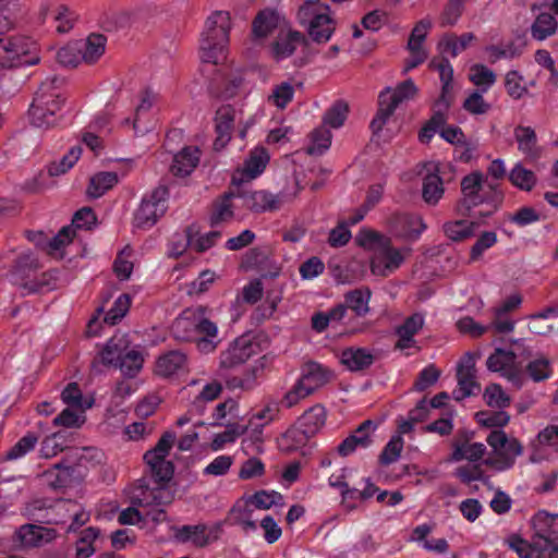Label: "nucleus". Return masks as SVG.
Returning a JSON list of instances; mask_svg holds the SVG:
<instances>
[{"label": "nucleus", "mask_w": 558, "mask_h": 558, "mask_svg": "<svg viewBox=\"0 0 558 558\" xmlns=\"http://www.w3.org/2000/svg\"><path fill=\"white\" fill-rule=\"evenodd\" d=\"M177 435L173 432H165L156 446L144 454V461L149 468L150 474L158 484L156 488L141 489L140 495L133 497V505L138 506H165L171 502L172 496L163 488L173 476V463L167 460L169 452L175 441Z\"/></svg>", "instance_id": "f257e3e1"}, {"label": "nucleus", "mask_w": 558, "mask_h": 558, "mask_svg": "<svg viewBox=\"0 0 558 558\" xmlns=\"http://www.w3.org/2000/svg\"><path fill=\"white\" fill-rule=\"evenodd\" d=\"M205 307L185 311L173 323L174 336L183 341H193L201 353L214 352L221 342L216 323L205 317Z\"/></svg>", "instance_id": "f03ea898"}, {"label": "nucleus", "mask_w": 558, "mask_h": 558, "mask_svg": "<svg viewBox=\"0 0 558 558\" xmlns=\"http://www.w3.org/2000/svg\"><path fill=\"white\" fill-rule=\"evenodd\" d=\"M63 86L64 78L58 75L41 82L28 109L32 125L38 129L57 125V114L65 100Z\"/></svg>", "instance_id": "7ed1b4c3"}, {"label": "nucleus", "mask_w": 558, "mask_h": 558, "mask_svg": "<svg viewBox=\"0 0 558 558\" xmlns=\"http://www.w3.org/2000/svg\"><path fill=\"white\" fill-rule=\"evenodd\" d=\"M355 242L364 250L374 252L371 258V271L376 276L386 277L404 262L401 250L392 245L389 236L376 230L362 228L355 236Z\"/></svg>", "instance_id": "20e7f679"}, {"label": "nucleus", "mask_w": 558, "mask_h": 558, "mask_svg": "<svg viewBox=\"0 0 558 558\" xmlns=\"http://www.w3.org/2000/svg\"><path fill=\"white\" fill-rule=\"evenodd\" d=\"M462 198L458 202V211L468 215L473 208L480 205L489 207L481 211L482 217H489L501 206L504 202L502 192L494 184H485L482 172L473 171L461 180Z\"/></svg>", "instance_id": "39448f33"}, {"label": "nucleus", "mask_w": 558, "mask_h": 558, "mask_svg": "<svg viewBox=\"0 0 558 558\" xmlns=\"http://www.w3.org/2000/svg\"><path fill=\"white\" fill-rule=\"evenodd\" d=\"M230 28L231 20L226 11H216L207 17L199 44L202 62L218 65L226 59Z\"/></svg>", "instance_id": "423d86ee"}, {"label": "nucleus", "mask_w": 558, "mask_h": 558, "mask_svg": "<svg viewBox=\"0 0 558 558\" xmlns=\"http://www.w3.org/2000/svg\"><path fill=\"white\" fill-rule=\"evenodd\" d=\"M332 375V372L320 363L313 361L305 363L302 367L300 378L293 387L286 392L281 404L288 409L296 405L301 400L328 384Z\"/></svg>", "instance_id": "0eeeda50"}, {"label": "nucleus", "mask_w": 558, "mask_h": 558, "mask_svg": "<svg viewBox=\"0 0 558 558\" xmlns=\"http://www.w3.org/2000/svg\"><path fill=\"white\" fill-rule=\"evenodd\" d=\"M39 62L37 44L25 35L0 38V69L34 65Z\"/></svg>", "instance_id": "6e6552de"}, {"label": "nucleus", "mask_w": 558, "mask_h": 558, "mask_svg": "<svg viewBox=\"0 0 558 558\" xmlns=\"http://www.w3.org/2000/svg\"><path fill=\"white\" fill-rule=\"evenodd\" d=\"M169 190L159 185L150 193L145 194L134 211L133 225L135 228L147 230L157 223L168 209Z\"/></svg>", "instance_id": "1a4fd4ad"}, {"label": "nucleus", "mask_w": 558, "mask_h": 558, "mask_svg": "<svg viewBox=\"0 0 558 558\" xmlns=\"http://www.w3.org/2000/svg\"><path fill=\"white\" fill-rule=\"evenodd\" d=\"M326 417L325 408L322 404H315L306 410L286 432L284 438L290 440L294 448L304 446L325 426Z\"/></svg>", "instance_id": "9d476101"}, {"label": "nucleus", "mask_w": 558, "mask_h": 558, "mask_svg": "<svg viewBox=\"0 0 558 558\" xmlns=\"http://www.w3.org/2000/svg\"><path fill=\"white\" fill-rule=\"evenodd\" d=\"M558 514H551L545 510L537 511L531 520L533 538L538 548H543V555L556 556L558 546Z\"/></svg>", "instance_id": "9b49d317"}, {"label": "nucleus", "mask_w": 558, "mask_h": 558, "mask_svg": "<svg viewBox=\"0 0 558 558\" xmlns=\"http://www.w3.org/2000/svg\"><path fill=\"white\" fill-rule=\"evenodd\" d=\"M425 173L423 178L422 197L428 205H436L445 193L444 183L446 174L451 172L450 163L428 161L423 166ZM450 178H448L449 180Z\"/></svg>", "instance_id": "f8f14e48"}, {"label": "nucleus", "mask_w": 558, "mask_h": 558, "mask_svg": "<svg viewBox=\"0 0 558 558\" xmlns=\"http://www.w3.org/2000/svg\"><path fill=\"white\" fill-rule=\"evenodd\" d=\"M234 191L236 197L242 199L243 207L253 213L275 211L282 204L280 195H275L265 190L251 191L236 185Z\"/></svg>", "instance_id": "ddd939ff"}, {"label": "nucleus", "mask_w": 558, "mask_h": 558, "mask_svg": "<svg viewBox=\"0 0 558 558\" xmlns=\"http://www.w3.org/2000/svg\"><path fill=\"white\" fill-rule=\"evenodd\" d=\"M173 532L177 542L182 544L192 543L195 547L203 548L218 538L220 526L217 524L209 527L204 523L195 525L185 524L174 526Z\"/></svg>", "instance_id": "4468645a"}, {"label": "nucleus", "mask_w": 558, "mask_h": 558, "mask_svg": "<svg viewBox=\"0 0 558 558\" xmlns=\"http://www.w3.org/2000/svg\"><path fill=\"white\" fill-rule=\"evenodd\" d=\"M376 428L377 424L374 421L365 420L339 444L338 453L341 457H348L359 448H368L373 444V434Z\"/></svg>", "instance_id": "2eb2a0df"}, {"label": "nucleus", "mask_w": 558, "mask_h": 558, "mask_svg": "<svg viewBox=\"0 0 558 558\" xmlns=\"http://www.w3.org/2000/svg\"><path fill=\"white\" fill-rule=\"evenodd\" d=\"M306 37L298 31L280 28L269 45V52L274 60L280 62L291 57L296 48L306 44Z\"/></svg>", "instance_id": "dca6fc26"}, {"label": "nucleus", "mask_w": 558, "mask_h": 558, "mask_svg": "<svg viewBox=\"0 0 558 558\" xmlns=\"http://www.w3.org/2000/svg\"><path fill=\"white\" fill-rule=\"evenodd\" d=\"M388 222L391 231L403 239L416 240L427 228L421 216L407 213L391 215Z\"/></svg>", "instance_id": "f3484780"}, {"label": "nucleus", "mask_w": 558, "mask_h": 558, "mask_svg": "<svg viewBox=\"0 0 558 558\" xmlns=\"http://www.w3.org/2000/svg\"><path fill=\"white\" fill-rule=\"evenodd\" d=\"M429 68L438 72L441 83V92L436 100V105L438 107L442 106L445 109L449 108L453 99V68L448 57L441 54L438 58L432 59Z\"/></svg>", "instance_id": "a211bd4d"}, {"label": "nucleus", "mask_w": 558, "mask_h": 558, "mask_svg": "<svg viewBox=\"0 0 558 558\" xmlns=\"http://www.w3.org/2000/svg\"><path fill=\"white\" fill-rule=\"evenodd\" d=\"M255 352L254 344L246 337L236 338L227 350L220 353L222 368H232L245 363Z\"/></svg>", "instance_id": "6ab92c4d"}, {"label": "nucleus", "mask_w": 558, "mask_h": 558, "mask_svg": "<svg viewBox=\"0 0 558 558\" xmlns=\"http://www.w3.org/2000/svg\"><path fill=\"white\" fill-rule=\"evenodd\" d=\"M424 315L422 313H413L404 319V322L396 327L395 333L398 337L395 348L398 350L410 349L415 344L414 336L424 326Z\"/></svg>", "instance_id": "aec40b11"}, {"label": "nucleus", "mask_w": 558, "mask_h": 558, "mask_svg": "<svg viewBox=\"0 0 558 558\" xmlns=\"http://www.w3.org/2000/svg\"><path fill=\"white\" fill-rule=\"evenodd\" d=\"M416 93L417 87L414 82L409 78L397 85L395 89L387 87L381 90L378 95V104L388 106L390 111H396L401 102L412 99Z\"/></svg>", "instance_id": "412c9836"}, {"label": "nucleus", "mask_w": 558, "mask_h": 558, "mask_svg": "<svg viewBox=\"0 0 558 558\" xmlns=\"http://www.w3.org/2000/svg\"><path fill=\"white\" fill-rule=\"evenodd\" d=\"M10 268L13 279L23 287L26 280L34 277L39 268V264L35 254L27 250L22 251L14 257L13 265Z\"/></svg>", "instance_id": "4be33fe9"}, {"label": "nucleus", "mask_w": 558, "mask_h": 558, "mask_svg": "<svg viewBox=\"0 0 558 558\" xmlns=\"http://www.w3.org/2000/svg\"><path fill=\"white\" fill-rule=\"evenodd\" d=\"M201 150L195 146H185L174 155L170 170L175 177H187L197 167Z\"/></svg>", "instance_id": "5701e85b"}, {"label": "nucleus", "mask_w": 558, "mask_h": 558, "mask_svg": "<svg viewBox=\"0 0 558 558\" xmlns=\"http://www.w3.org/2000/svg\"><path fill=\"white\" fill-rule=\"evenodd\" d=\"M283 17L275 10H262L252 23V34L255 39H264L276 29H280Z\"/></svg>", "instance_id": "b1692460"}, {"label": "nucleus", "mask_w": 558, "mask_h": 558, "mask_svg": "<svg viewBox=\"0 0 558 558\" xmlns=\"http://www.w3.org/2000/svg\"><path fill=\"white\" fill-rule=\"evenodd\" d=\"M234 197H236L235 191L230 190L213 203L209 215V223L211 228H217L232 220L234 216L232 198Z\"/></svg>", "instance_id": "393cba45"}, {"label": "nucleus", "mask_w": 558, "mask_h": 558, "mask_svg": "<svg viewBox=\"0 0 558 558\" xmlns=\"http://www.w3.org/2000/svg\"><path fill=\"white\" fill-rule=\"evenodd\" d=\"M475 38L473 33H463L460 36L454 33H447L439 39L437 50L441 56L457 58Z\"/></svg>", "instance_id": "a878e982"}, {"label": "nucleus", "mask_w": 558, "mask_h": 558, "mask_svg": "<svg viewBox=\"0 0 558 558\" xmlns=\"http://www.w3.org/2000/svg\"><path fill=\"white\" fill-rule=\"evenodd\" d=\"M514 138L518 149L530 160H537L541 157V147L537 146V136L531 126L518 125L514 129Z\"/></svg>", "instance_id": "bb28decb"}, {"label": "nucleus", "mask_w": 558, "mask_h": 558, "mask_svg": "<svg viewBox=\"0 0 558 558\" xmlns=\"http://www.w3.org/2000/svg\"><path fill=\"white\" fill-rule=\"evenodd\" d=\"M130 348V340L128 335L125 333H116L113 335L105 348L102 349L101 362L105 365H114L117 361H119L128 351L132 350Z\"/></svg>", "instance_id": "cd10ccee"}, {"label": "nucleus", "mask_w": 558, "mask_h": 558, "mask_svg": "<svg viewBox=\"0 0 558 558\" xmlns=\"http://www.w3.org/2000/svg\"><path fill=\"white\" fill-rule=\"evenodd\" d=\"M233 110L231 107H221L216 111V133L215 148L223 147L231 138V131L233 128Z\"/></svg>", "instance_id": "c85d7f7f"}, {"label": "nucleus", "mask_w": 558, "mask_h": 558, "mask_svg": "<svg viewBox=\"0 0 558 558\" xmlns=\"http://www.w3.org/2000/svg\"><path fill=\"white\" fill-rule=\"evenodd\" d=\"M374 360V355L365 348H348L341 353V363L353 372L368 368Z\"/></svg>", "instance_id": "c756f323"}, {"label": "nucleus", "mask_w": 558, "mask_h": 558, "mask_svg": "<svg viewBox=\"0 0 558 558\" xmlns=\"http://www.w3.org/2000/svg\"><path fill=\"white\" fill-rule=\"evenodd\" d=\"M107 38L101 34L93 33L84 41L77 40L83 61L95 63L105 52Z\"/></svg>", "instance_id": "7c9ffc66"}, {"label": "nucleus", "mask_w": 558, "mask_h": 558, "mask_svg": "<svg viewBox=\"0 0 558 558\" xmlns=\"http://www.w3.org/2000/svg\"><path fill=\"white\" fill-rule=\"evenodd\" d=\"M269 162V154L264 147H256L244 162L242 175L248 180L256 179L266 169Z\"/></svg>", "instance_id": "2f4dec72"}, {"label": "nucleus", "mask_w": 558, "mask_h": 558, "mask_svg": "<svg viewBox=\"0 0 558 558\" xmlns=\"http://www.w3.org/2000/svg\"><path fill=\"white\" fill-rule=\"evenodd\" d=\"M509 548L515 551L520 558H553L554 556L543 555V548L536 546V542L532 537V542L523 539L521 536L513 534L508 538Z\"/></svg>", "instance_id": "473e14b6"}, {"label": "nucleus", "mask_w": 558, "mask_h": 558, "mask_svg": "<svg viewBox=\"0 0 558 558\" xmlns=\"http://www.w3.org/2000/svg\"><path fill=\"white\" fill-rule=\"evenodd\" d=\"M185 362V354L180 351H170L158 359L156 369L159 375L169 377L182 369Z\"/></svg>", "instance_id": "72a5a7b5"}, {"label": "nucleus", "mask_w": 558, "mask_h": 558, "mask_svg": "<svg viewBox=\"0 0 558 558\" xmlns=\"http://www.w3.org/2000/svg\"><path fill=\"white\" fill-rule=\"evenodd\" d=\"M117 183L118 174L116 172L104 171L96 173L90 178L87 194L89 197L99 198Z\"/></svg>", "instance_id": "f704fd0d"}, {"label": "nucleus", "mask_w": 558, "mask_h": 558, "mask_svg": "<svg viewBox=\"0 0 558 558\" xmlns=\"http://www.w3.org/2000/svg\"><path fill=\"white\" fill-rule=\"evenodd\" d=\"M51 530L39 525L25 524L21 526L19 536L23 545L37 547L40 546L44 542H49L51 539Z\"/></svg>", "instance_id": "c9c22d12"}, {"label": "nucleus", "mask_w": 558, "mask_h": 558, "mask_svg": "<svg viewBox=\"0 0 558 558\" xmlns=\"http://www.w3.org/2000/svg\"><path fill=\"white\" fill-rule=\"evenodd\" d=\"M371 290L368 288L354 289L344 294V304L352 310L356 316H365L369 312L368 303L371 300Z\"/></svg>", "instance_id": "e433bc0d"}, {"label": "nucleus", "mask_w": 558, "mask_h": 558, "mask_svg": "<svg viewBox=\"0 0 558 558\" xmlns=\"http://www.w3.org/2000/svg\"><path fill=\"white\" fill-rule=\"evenodd\" d=\"M557 31V21L550 13H541L531 26V35L536 40H545Z\"/></svg>", "instance_id": "4c0bfd02"}, {"label": "nucleus", "mask_w": 558, "mask_h": 558, "mask_svg": "<svg viewBox=\"0 0 558 558\" xmlns=\"http://www.w3.org/2000/svg\"><path fill=\"white\" fill-rule=\"evenodd\" d=\"M23 0H0V35H4L16 25V12Z\"/></svg>", "instance_id": "58836bf2"}, {"label": "nucleus", "mask_w": 558, "mask_h": 558, "mask_svg": "<svg viewBox=\"0 0 558 558\" xmlns=\"http://www.w3.org/2000/svg\"><path fill=\"white\" fill-rule=\"evenodd\" d=\"M517 355L511 350L496 349L486 362L487 368L492 372H502L505 374L515 364Z\"/></svg>", "instance_id": "ea45409f"}, {"label": "nucleus", "mask_w": 558, "mask_h": 558, "mask_svg": "<svg viewBox=\"0 0 558 558\" xmlns=\"http://www.w3.org/2000/svg\"><path fill=\"white\" fill-rule=\"evenodd\" d=\"M485 451L486 447L482 442L469 444L465 441L462 444H456L451 459L453 461L469 460L471 462H476L483 458Z\"/></svg>", "instance_id": "a19ab883"}, {"label": "nucleus", "mask_w": 558, "mask_h": 558, "mask_svg": "<svg viewBox=\"0 0 558 558\" xmlns=\"http://www.w3.org/2000/svg\"><path fill=\"white\" fill-rule=\"evenodd\" d=\"M143 355L136 350L128 351L117 363L113 365L119 367L121 373L129 378H134L143 367Z\"/></svg>", "instance_id": "79ce46f5"}, {"label": "nucleus", "mask_w": 558, "mask_h": 558, "mask_svg": "<svg viewBox=\"0 0 558 558\" xmlns=\"http://www.w3.org/2000/svg\"><path fill=\"white\" fill-rule=\"evenodd\" d=\"M155 94L150 89H145L142 94L141 102L136 107L135 118L132 122L136 135H144L149 128L143 124V117L150 110L155 101Z\"/></svg>", "instance_id": "37998d69"}, {"label": "nucleus", "mask_w": 558, "mask_h": 558, "mask_svg": "<svg viewBox=\"0 0 558 558\" xmlns=\"http://www.w3.org/2000/svg\"><path fill=\"white\" fill-rule=\"evenodd\" d=\"M476 222L468 220H454L446 222L442 227L446 236L452 241H463L474 234Z\"/></svg>", "instance_id": "c03bdc74"}, {"label": "nucleus", "mask_w": 558, "mask_h": 558, "mask_svg": "<svg viewBox=\"0 0 558 558\" xmlns=\"http://www.w3.org/2000/svg\"><path fill=\"white\" fill-rule=\"evenodd\" d=\"M56 270L44 271L40 275H37L36 272L32 279L26 280L23 283V289H25L27 293H38L52 290L56 288Z\"/></svg>", "instance_id": "a18cd8bd"}, {"label": "nucleus", "mask_w": 558, "mask_h": 558, "mask_svg": "<svg viewBox=\"0 0 558 558\" xmlns=\"http://www.w3.org/2000/svg\"><path fill=\"white\" fill-rule=\"evenodd\" d=\"M496 74L482 63L473 64L470 69L469 80L483 93H486L495 83Z\"/></svg>", "instance_id": "49530a36"}, {"label": "nucleus", "mask_w": 558, "mask_h": 558, "mask_svg": "<svg viewBox=\"0 0 558 558\" xmlns=\"http://www.w3.org/2000/svg\"><path fill=\"white\" fill-rule=\"evenodd\" d=\"M458 388L452 396L456 401L475 396L481 391L480 384L475 380V374H457Z\"/></svg>", "instance_id": "de8ad7c7"}, {"label": "nucleus", "mask_w": 558, "mask_h": 558, "mask_svg": "<svg viewBox=\"0 0 558 558\" xmlns=\"http://www.w3.org/2000/svg\"><path fill=\"white\" fill-rule=\"evenodd\" d=\"M510 182L522 191H531L536 184V175L533 171L517 163L509 173Z\"/></svg>", "instance_id": "09e8293b"}, {"label": "nucleus", "mask_w": 558, "mask_h": 558, "mask_svg": "<svg viewBox=\"0 0 558 558\" xmlns=\"http://www.w3.org/2000/svg\"><path fill=\"white\" fill-rule=\"evenodd\" d=\"M38 441V437L34 433H27L19 441L10 448L4 454V461H13L23 458L28 452L34 450L36 444Z\"/></svg>", "instance_id": "8fccbe9b"}, {"label": "nucleus", "mask_w": 558, "mask_h": 558, "mask_svg": "<svg viewBox=\"0 0 558 558\" xmlns=\"http://www.w3.org/2000/svg\"><path fill=\"white\" fill-rule=\"evenodd\" d=\"M82 153L81 146H73L66 155L59 161L51 162L48 166V173L50 177H58L69 171L78 160Z\"/></svg>", "instance_id": "3c124183"}, {"label": "nucleus", "mask_w": 558, "mask_h": 558, "mask_svg": "<svg viewBox=\"0 0 558 558\" xmlns=\"http://www.w3.org/2000/svg\"><path fill=\"white\" fill-rule=\"evenodd\" d=\"M131 306V296L128 293H122L113 302L111 308L106 313L105 323L114 326L117 325L129 312Z\"/></svg>", "instance_id": "603ef678"}, {"label": "nucleus", "mask_w": 558, "mask_h": 558, "mask_svg": "<svg viewBox=\"0 0 558 558\" xmlns=\"http://www.w3.org/2000/svg\"><path fill=\"white\" fill-rule=\"evenodd\" d=\"M524 77L517 70H510L505 76V88L512 99H520L527 93V87L523 84Z\"/></svg>", "instance_id": "864d4df0"}, {"label": "nucleus", "mask_w": 558, "mask_h": 558, "mask_svg": "<svg viewBox=\"0 0 558 558\" xmlns=\"http://www.w3.org/2000/svg\"><path fill=\"white\" fill-rule=\"evenodd\" d=\"M72 470L73 468L71 466L56 464L53 469L46 471L44 476L50 487L59 489L68 486L72 475Z\"/></svg>", "instance_id": "5fc2aeb1"}, {"label": "nucleus", "mask_w": 558, "mask_h": 558, "mask_svg": "<svg viewBox=\"0 0 558 558\" xmlns=\"http://www.w3.org/2000/svg\"><path fill=\"white\" fill-rule=\"evenodd\" d=\"M403 438L401 435H395L390 438V440L385 445L381 453L379 454V463L381 465H389L396 462L403 449Z\"/></svg>", "instance_id": "6e6d98bb"}, {"label": "nucleus", "mask_w": 558, "mask_h": 558, "mask_svg": "<svg viewBox=\"0 0 558 558\" xmlns=\"http://www.w3.org/2000/svg\"><path fill=\"white\" fill-rule=\"evenodd\" d=\"M282 500V495L277 492L268 493L259 490L248 497L247 507L254 506L257 509L267 510Z\"/></svg>", "instance_id": "4d7b16f0"}, {"label": "nucleus", "mask_w": 558, "mask_h": 558, "mask_svg": "<svg viewBox=\"0 0 558 558\" xmlns=\"http://www.w3.org/2000/svg\"><path fill=\"white\" fill-rule=\"evenodd\" d=\"M81 52L77 41H73L58 50L57 60L64 66H76L83 61Z\"/></svg>", "instance_id": "13d9d810"}, {"label": "nucleus", "mask_w": 558, "mask_h": 558, "mask_svg": "<svg viewBox=\"0 0 558 558\" xmlns=\"http://www.w3.org/2000/svg\"><path fill=\"white\" fill-rule=\"evenodd\" d=\"M348 105L344 101H336L325 113L324 123L338 129L343 125L348 116Z\"/></svg>", "instance_id": "bf43d9fd"}, {"label": "nucleus", "mask_w": 558, "mask_h": 558, "mask_svg": "<svg viewBox=\"0 0 558 558\" xmlns=\"http://www.w3.org/2000/svg\"><path fill=\"white\" fill-rule=\"evenodd\" d=\"M497 243V234L494 231H484L477 238L470 251V259L478 260L485 251L489 250Z\"/></svg>", "instance_id": "052dcab7"}, {"label": "nucleus", "mask_w": 558, "mask_h": 558, "mask_svg": "<svg viewBox=\"0 0 558 558\" xmlns=\"http://www.w3.org/2000/svg\"><path fill=\"white\" fill-rule=\"evenodd\" d=\"M484 398L489 407L505 409L510 405V398L502 390L501 386L498 384H492L486 387L484 392Z\"/></svg>", "instance_id": "680f3d73"}, {"label": "nucleus", "mask_w": 558, "mask_h": 558, "mask_svg": "<svg viewBox=\"0 0 558 558\" xmlns=\"http://www.w3.org/2000/svg\"><path fill=\"white\" fill-rule=\"evenodd\" d=\"M194 247V242L192 240V233L190 228H187L183 233H175L169 243V255L171 257L178 258L183 255V253L187 250L189 246Z\"/></svg>", "instance_id": "e2e57ef3"}, {"label": "nucleus", "mask_w": 558, "mask_h": 558, "mask_svg": "<svg viewBox=\"0 0 558 558\" xmlns=\"http://www.w3.org/2000/svg\"><path fill=\"white\" fill-rule=\"evenodd\" d=\"M477 422L485 427H504L510 421V415L505 411H481L476 414Z\"/></svg>", "instance_id": "0e129e2a"}, {"label": "nucleus", "mask_w": 558, "mask_h": 558, "mask_svg": "<svg viewBox=\"0 0 558 558\" xmlns=\"http://www.w3.org/2000/svg\"><path fill=\"white\" fill-rule=\"evenodd\" d=\"M526 373L534 381H543L550 377V362L546 357L531 361L526 365Z\"/></svg>", "instance_id": "69168bd1"}, {"label": "nucleus", "mask_w": 558, "mask_h": 558, "mask_svg": "<svg viewBox=\"0 0 558 558\" xmlns=\"http://www.w3.org/2000/svg\"><path fill=\"white\" fill-rule=\"evenodd\" d=\"M464 11V4L460 0H449L440 15V25L453 26L458 23Z\"/></svg>", "instance_id": "338daca9"}, {"label": "nucleus", "mask_w": 558, "mask_h": 558, "mask_svg": "<svg viewBox=\"0 0 558 558\" xmlns=\"http://www.w3.org/2000/svg\"><path fill=\"white\" fill-rule=\"evenodd\" d=\"M439 377L440 371L434 364H429L418 373L414 383V388L417 391H424L432 387Z\"/></svg>", "instance_id": "774afa93"}]
</instances>
